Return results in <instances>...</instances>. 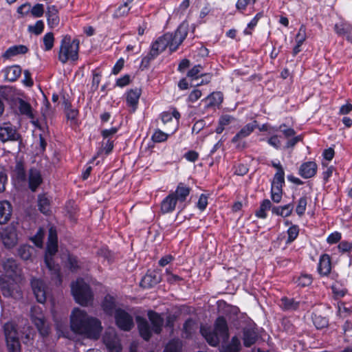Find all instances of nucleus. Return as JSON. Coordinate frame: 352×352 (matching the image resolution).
I'll return each mask as SVG.
<instances>
[{
  "instance_id": "nucleus-1",
  "label": "nucleus",
  "mask_w": 352,
  "mask_h": 352,
  "mask_svg": "<svg viewBox=\"0 0 352 352\" xmlns=\"http://www.w3.org/2000/svg\"><path fill=\"white\" fill-rule=\"evenodd\" d=\"M70 328L76 334L98 340L102 330L101 322L79 308H74L70 316Z\"/></svg>"
},
{
  "instance_id": "nucleus-2",
  "label": "nucleus",
  "mask_w": 352,
  "mask_h": 352,
  "mask_svg": "<svg viewBox=\"0 0 352 352\" xmlns=\"http://www.w3.org/2000/svg\"><path fill=\"white\" fill-rule=\"evenodd\" d=\"M188 33V25L180 24L173 32H166L157 37L150 45L149 50L158 56L168 48L170 54L176 52Z\"/></svg>"
},
{
  "instance_id": "nucleus-3",
  "label": "nucleus",
  "mask_w": 352,
  "mask_h": 352,
  "mask_svg": "<svg viewBox=\"0 0 352 352\" xmlns=\"http://www.w3.org/2000/svg\"><path fill=\"white\" fill-rule=\"evenodd\" d=\"M188 33V25L180 24L173 32H166L157 37L150 45L149 50L158 56L168 48L170 54L176 52Z\"/></svg>"
},
{
  "instance_id": "nucleus-4",
  "label": "nucleus",
  "mask_w": 352,
  "mask_h": 352,
  "mask_svg": "<svg viewBox=\"0 0 352 352\" xmlns=\"http://www.w3.org/2000/svg\"><path fill=\"white\" fill-rule=\"evenodd\" d=\"M148 321L142 316L136 317V323L140 336L146 342H148L153 333L160 335L162 332L164 324V319L162 314L154 311L148 310L147 311Z\"/></svg>"
},
{
  "instance_id": "nucleus-5",
  "label": "nucleus",
  "mask_w": 352,
  "mask_h": 352,
  "mask_svg": "<svg viewBox=\"0 0 352 352\" xmlns=\"http://www.w3.org/2000/svg\"><path fill=\"white\" fill-rule=\"evenodd\" d=\"M200 333L207 343L213 347L219 346L220 339L226 342L230 336L228 322L224 316H218L214 322L213 329L210 327L201 326Z\"/></svg>"
},
{
  "instance_id": "nucleus-6",
  "label": "nucleus",
  "mask_w": 352,
  "mask_h": 352,
  "mask_svg": "<svg viewBox=\"0 0 352 352\" xmlns=\"http://www.w3.org/2000/svg\"><path fill=\"white\" fill-rule=\"evenodd\" d=\"M80 41L73 39L69 34L62 36L58 52V59L62 64L76 62L79 58Z\"/></svg>"
},
{
  "instance_id": "nucleus-7",
  "label": "nucleus",
  "mask_w": 352,
  "mask_h": 352,
  "mask_svg": "<svg viewBox=\"0 0 352 352\" xmlns=\"http://www.w3.org/2000/svg\"><path fill=\"white\" fill-rule=\"evenodd\" d=\"M71 292L75 301L81 306L86 307L94 300V294L90 286L83 280L72 283Z\"/></svg>"
},
{
  "instance_id": "nucleus-8",
  "label": "nucleus",
  "mask_w": 352,
  "mask_h": 352,
  "mask_svg": "<svg viewBox=\"0 0 352 352\" xmlns=\"http://www.w3.org/2000/svg\"><path fill=\"white\" fill-rule=\"evenodd\" d=\"M330 310V307H324L322 309L316 308L312 311L311 319L316 329L322 330L329 327Z\"/></svg>"
},
{
  "instance_id": "nucleus-9",
  "label": "nucleus",
  "mask_w": 352,
  "mask_h": 352,
  "mask_svg": "<svg viewBox=\"0 0 352 352\" xmlns=\"http://www.w3.org/2000/svg\"><path fill=\"white\" fill-rule=\"evenodd\" d=\"M31 287L38 302L43 304L50 295L49 288L44 280L33 278L31 280Z\"/></svg>"
},
{
  "instance_id": "nucleus-10",
  "label": "nucleus",
  "mask_w": 352,
  "mask_h": 352,
  "mask_svg": "<svg viewBox=\"0 0 352 352\" xmlns=\"http://www.w3.org/2000/svg\"><path fill=\"white\" fill-rule=\"evenodd\" d=\"M21 140V135L10 122L0 124V141L3 143Z\"/></svg>"
},
{
  "instance_id": "nucleus-11",
  "label": "nucleus",
  "mask_w": 352,
  "mask_h": 352,
  "mask_svg": "<svg viewBox=\"0 0 352 352\" xmlns=\"http://www.w3.org/2000/svg\"><path fill=\"white\" fill-rule=\"evenodd\" d=\"M114 315L116 326L122 331H129L134 326L132 316L124 309L118 308Z\"/></svg>"
},
{
  "instance_id": "nucleus-12",
  "label": "nucleus",
  "mask_w": 352,
  "mask_h": 352,
  "mask_svg": "<svg viewBox=\"0 0 352 352\" xmlns=\"http://www.w3.org/2000/svg\"><path fill=\"white\" fill-rule=\"evenodd\" d=\"M303 302L300 297L282 296L278 302V307L285 312H295L300 310Z\"/></svg>"
},
{
  "instance_id": "nucleus-13",
  "label": "nucleus",
  "mask_w": 352,
  "mask_h": 352,
  "mask_svg": "<svg viewBox=\"0 0 352 352\" xmlns=\"http://www.w3.org/2000/svg\"><path fill=\"white\" fill-rule=\"evenodd\" d=\"M0 292L6 298L14 297L19 292L15 280L9 276H0Z\"/></svg>"
},
{
  "instance_id": "nucleus-14",
  "label": "nucleus",
  "mask_w": 352,
  "mask_h": 352,
  "mask_svg": "<svg viewBox=\"0 0 352 352\" xmlns=\"http://www.w3.org/2000/svg\"><path fill=\"white\" fill-rule=\"evenodd\" d=\"M252 133V126L244 125L232 138L231 142L236 150L243 151L248 147V144L244 139L249 137Z\"/></svg>"
},
{
  "instance_id": "nucleus-15",
  "label": "nucleus",
  "mask_w": 352,
  "mask_h": 352,
  "mask_svg": "<svg viewBox=\"0 0 352 352\" xmlns=\"http://www.w3.org/2000/svg\"><path fill=\"white\" fill-rule=\"evenodd\" d=\"M161 280L162 274L160 270H148L142 277L140 285L144 289H151L160 283Z\"/></svg>"
},
{
  "instance_id": "nucleus-16",
  "label": "nucleus",
  "mask_w": 352,
  "mask_h": 352,
  "mask_svg": "<svg viewBox=\"0 0 352 352\" xmlns=\"http://www.w3.org/2000/svg\"><path fill=\"white\" fill-rule=\"evenodd\" d=\"M256 324H250L242 329V340L244 346L249 348L258 340V334Z\"/></svg>"
},
{
  "instance_id": "nucleus-17",
  "label": "nucleus",
  "mask_w": 352,
  "mask_h": 352,
  "mask_svg": "<svg viewBox=\"0 0 352 352\" xmlns=\"http://www.w3.org/2000/svg\"><path fill=\"white\" fill-rule=\"evenodd\" d=\"M32 323L35 325L39 334L43 338H46L50 333V324L45 319L42 312L31 316Z\"/></svg>"
},
{
  "instance_id": "nucleus-18",
  "label": "nucleus",
  "mask_w": 352,
  "mask_h": 352,
  "mask_svg": "<svg viewBox=\"0 0 352 352\" xmlns=\"http://www.w3.org/2000/svg\"><path fill=\"white\" fill-rule=\"evenodd\" d=\"M126 106L129 108V112L133 113L138 107L139 100L142 95V90L140 88L130 89L125 93Z\"/></svg>"
},
{
  "instance_id": "nucleus-19",
  "label": "nucleus",
  "mask_w": 352,
  "mask_h": 352,
  "mask_svg": "<svg viewBox=\"0 0 352 352\" xmlns=\"http://www.w3.org/2000/svg\"><path fill=\"white\" fill-rule=\"evenodd\" d=\"M332 270V262L331 256L326 253L320 256L317 265V272L321 277H327Z\"/></svg>"
},
{
  "instance_id": "nucleus-20",
  "label": "nucleus",
  "mask_w": 352,
  "mask_h": 352,
  "mask_svg": "<svg viewBox=\"0 0 352 352\" xmlns=\"http://www.w3.org/2000/svg\"><path fill=\"white\" fill-rule=\"evenodd\" d=\"M1 238L6 248H13L18 240L16 229L12 226H7L1 232Z\"/></svg>"
},
{
  "instance_id": "nucleus-21",
  "label": "nucleus",
  "mask_w": 352,
  "mask_h": 352,
  "mask_svg": "<svg viewBox=\"0 0 352 352\" xmlns=\"http://www.w3.org/2000/svg\"><path fill=\"white\" fill-rule=\"evenodd\" d=\"M28 182L30 190L33 192H36L43 182L41 171L36 168H30L28 171Z\"/></svg>"
},
{
  "instance_id": "nucleus-22",
  "label": "nucleus",
  "mask_w": 352,
  "mask_h": 352,
  "mask_svg": "<svg viewBox=\"0 0 352 352\" xmlns=\"http://www.w3.org/2000/svg\"><path fill=\"white\" fill-rule=\"evenodd\" d=\"M118 302L116 295L113 296L110 294H106L102 302L101 308L103 312L109 316H112L116 314L117 310Z\"/></svg>"
},
{
  "instance_id": "nucleus-23",
  "label": "nucleus",
  "mask_w": 352,
  "mask_h": 352,
  "mask_svg": "<svg viewBox=\"0 0 352 352\" xmlns=\"http://www.w3.org/2000/svg\"><path fill=\"white\" fill-rule=\"evenodd\" d=\"M318 165L314 161L302 162L298 168V175L303 179H311L316 176Z\"/></svg>"
},
{
  "instance_id": "nucleus-24",
  "label": "nucleus",
  "mask_w": 352,
  "mask_h": 352,
  "mask_svg": "<svg viewBox=\"0 0 352 352\" xmlns=\"http://www.w3.org/2000/svg\"><path fill=\"white\" fill-rule=\"evenodd\" d=\"M173 118L175 119L177 124L172 133L175 132L179 128V120L181 118L180 113L176 107H170L169 111H165L160 113V118L164 124L171 122Z\"/></svg>"
},
{
  "instance_id": "nucleus-25",
  "label": "nucleus",
  "mask_w": 352,
  "mask_h": 352,
  "mask_svg": "<svg viewBox=\"0 0 352 352\" xmlns=\"http://www.w3.org/2000/svg\"><path fill=\"white\" fill-rule=\"evenodd\" d=\"M192 188L184 182H179L174 192H171L179 203L185 202L190 195Z\"/></svg>"
},
{
  "instance_id": "nucleus-26",
  "label": "nucleus",
  "mask_w": 352,
  "mask_h": 352,
  "mask_svg": "<svg viewBox=\"0 0 352 352\" xmlns=\"http://www.w3.org/2000/svg\"><path fill=\"white\" fill-rule=\"evenodd\" d=\"M223 100V95L221 91H214L209 94L202 101L206 102L207 108L219 107Z\"/></svg>"
},
{
  "instance_id": "nucleus-27",
  "label": "nucleus",
  "mask_w": 352,
  "mask_h": 352,
  "mask_svg": "<svg viewBox=\"0 0 352 352\" xmlns=\"http://www.w3.org/2000/svg\"><path fill=\"white\" fill-rule=\"evenodd\" d=\"M133 1L134 0H122V3L120 4L114 10L112 18L113 19H118L127 16L132 8L131 3H132Z\"/></svg>"
},
{
  "instance_id": "nucleus-28",
  "label": "nucleus",
  "mask_w": 352,
  "mask_h": 352,
  "mask_svg": "<svg viewBox=\"0 0 352 352\" xmlns=\"http://www.w3.org/2000/svg\"><path fill=\"white\" fill-rule=\"evenodd\" d=\"M13 104L18 107L21 115L26 116L30 118H34L32 106L28 102L21 98H16L13 101Z\"/></svg>"
},
{
  "instance_id": "nucleus-29",
  "label": "nucleus",
  "mask_w": 352,
  "mask_h": 352,
  "mask_svg": "<svg viewBox=\"0 0 352 352\" xmlns=\"http://www.w3.org/2000/svg\"><path fill=\"white\" fill-rule=\"evenodd\" d=\"M17 327V324L12 321H8L4 324L3 332L6 338V342L11 340L19 339V333Z\"/></svg>"
},
{
  "instance_id": "nucleus-30",
  "label": "nucleus",
  "mask_w": 352,
  "mask_h": 352,
  "mask_svg": "<svg viewBox=\"0 0 352 352\" xmlns=\"http://www.w3.org/2000/svg\"><path fill=\"white\" fill-rule=\"evenodd\" d=\"M334 254L346 255L352 257V241L342 240L332 249Z\"/></svg>"
},
{
  "instance_id": "nucleus-31",
  "label": "nucleus",
  "mask_w": 352,
  "mask_h": 352,
  "mask_svg": "<svg viewBox=\"0 0 352 352\" xmlns=\"http://www.w3.org/2000/svg\"><path fill=\"white\" fill-rule=\"evenodd\" d=\"M179 202L174 197L173 194L170 192L161 203V211L162 213H170L176 208L177 203Z\"/></svg>"
},
{
  "instance_id": "nucleus-32",
  "label": "nucleus",
  "mask_w": 352,
  "mask_h": 352,
  "mask_svg": "<svg viewBox=\"0 0 352 352\" xmlns=\"http://www.w3.org/2000/svg\"><path fill=\"white\" fill-rule=\"evenodd\" d=\"M12 178L18 184H23L27 181V174L24 163L22 161H19L16 163L14 169L13 170Z\"/></svg>"
},
{
  "instance_id": "nucleus-33",
  "label": "nucleus",
  "mask_w": 352,
  "mask_h": 352,
  "mask_svg": "<svg viewBox=\"0 0 352 352\" xmlns=\"http://www.w3.org/2000/svg\"><path fill=\"white\" fill-rule=\"evenodd\" d=\"M45 15L47 17V25L50 28H55L59 24L60 18L58 16V10L55 5L47 7Z\"/></svg>"
},
{
  "instance_id": "nucleus-34",
  "label": "nucleus",
  "mask_w": 352,
  "mask_h": 352,
  "mask_svg": "<svg viewBox=\"0 0 352 352\" xmlns=\"http://www.w3.org/2000/svg\"><path fill=\"white\" fill-rule=\"evenodd\" d=\"M334 30L339 36L345 37L349 42L352 43V25L345 23H337Z\"/></svg>"
},
{
  "instance_id": "nucleus-35",
  "label": "nucleus",
  "mask_w": 352,
  "mask_h": 352,
  "mask_svg": "<svg viewBox=\"0 0 352 352\" xmlns=\"http://www.w3.org/2000/svg\"><path fill=\"white\" fill-rule=\"evenodd\" d=\"M29 51L28 47L24 45H15L8 47L2 54V57L5 59H10L13 56L25 54Z\"/></svg>"
},
{
  "instance_id": "nucleus-36",
  "label": "nucleus",
  "mask_w": 352,
  "mask_h": 352,
  "mask_svg": "<svg viewBox=\"0 0 352 352\" xmlns=\"http://www.w3.org/2000/svg\"><path fill=\"white\" fill-rule=\"evenodd\" d=\"M12 212V207L9 201H0V224H5L10 220Z\"/></svg>"
},
{
  "instance_id": "nucleus-37",
  "label": "nucleus",
  "mask_w": 352,
  "mask_h": 352,
  "mask_svg": "<svg viewBox=\"0 0 352 352\" xmlns=\"http://www.w3.org/2000/svg\"><path fill=\"white\" fill-rule=\"evenodd\" d=\"M294 208L293 201L283 206H276L272 208V214L287 218L292 214Z\"/></svg>"
},
{
  "instance_id": "nucleus-38",
  "label": "nucleus",
  "mask_w": 352,
  "mask_h": 352,
  "mask_svg": "<svg viewBox=\"0 0 352 352\" xmlns=\"http://www.w3.org/2000/svg\"><path fill=\"white\" fill-rule=\"evenodd\" d=\"M241 350V341L236 336L232 337L228 344H222L219 349L220 352H240Z\"/></svg>"
},
{
  "instance_id": "nucleus-39",
  "label": "nucleus",
  "mask_w": 352,
  "mask_h": 352,
  "mask_svg": "<svg viewBox=\"0 0 352 352\" xmlns=\"http://www.w3.org/2000/svg\"><path fill=\"white\" fill-rule=\"evenodd\" d=\"M272 205L270 200L268 199H263L261 203L258 210L255 211V216L261 219H265L267 217V212L270 210L272 212Z\"/></svg>"
},
{
  "instance_id": "nucleus-40",
  "label": "nucleus",
  "mask_w": 352,
  "mask_h": 352,
  "mask_svg": "<svg viewBox=\"0 0 352 352\" xmlns=\"http://www.w3.org/2000/svg\"><path fill=\"white\" fill-rule=\"evenodd\" d=\"M21 72V67L18 65L8 67L5 69V78L9 82H14L20 77Z\"/></svg>"
},
{
  "instance_id": "nucleus-41",
  "label": "nucleus",
  "mask_w": 352,
  "mask_h": 352,
  "mask_svg": "<svg viewBox=\"0 0 352 352\" xmlns=\"http://www.w3.org/2000/svg\"><path fill=\"white\" fill-rule=\"evenodd\" d=\"M50 199L45 194L39 195L38 196V207L39 211L43 214L48 215L51 212Z\"/></svg>"
},
{
  "instance_id": "nucleus-42",
  "label": "nucleus",
  "mask_w": 352,
  "mask_h": 352,
  "mask_svg": "<svg viewBox=\"0 0 352 352\" xmlns=\"http://www.w3.org/2000/svg\"><path fill=\"white\" fill-rule=\"evenodd\" d=\"M197 324L192 318L186 319L183 324L182 331L186 338H190L197 329Z\"/></svg>"
},
{
  "instance_id": "nucleus-43",
  "label": "nucleus",
  "mask_w": 352,
  "mask_h": 352,
  "mask_svg": "<svg viewBox=\"0 0 352 352\" xmlns=\"http://www.w3.org/2000/svg\"><path fill=\"white\" fill-rule=\"evenodd\" d=\"M270 133L272 132L281 131L285 138H289L296 135V131L292 127H287L286 124L283 123L278 126L270 124Z\"/></svg>"
},
{
  "instance_id": "nucleus-44",
  "label": "nucleus",
  "mask_w": 352,
  "mask_h": 352,
  "mask_svg": "<svg viewBox=\"0 0 352 352\" xmlns=\"http://www.w3.org/2000/svg\"><path fill=\"white\" fill-rule=\"evenodd\" d=\"M34 251V249L31 245L28 244H23L21 245L18 248L17 253L21 259L24 261H28L31 259Z\"/></svg>"
},
{
  "instance_id": "nucleus-45",
  "label": "nucleus",
  "mask_w": 352,
  "mask_h": 352,
  "mask_svg": "<svg viewBox=\"0 0 352 352\" xmlns=\"http://www.w3.org/2000/svg\"><path fill=\"white\" fill-rule=\"evenodd\" d=\"M103 340L105 346L110 352H121L122 346L115 339L105 335L103 338Z\"/></svg>"
},
{
  "instance_id": "nucleus-46",
  "label": "nucleus",
  "mask_w": 352,
  "mask_h": 352,
  "mask_svg": "<svg viewBox=\"0 0 352 352\" xmlns=\"http://www.w3.org/2000/svg\"><path fill=\"white\" fill-rule=\"evenodd\" d=\"M308 202V197L306 195L300 197L297 202L295 208V212L299 217H302L307 210V206Z\"/></svg>"
},
{
  "instance_id": "nucleus-47",
  "label": "nucleus",
  "mask_w": 352,
  "mask_h": 352,
  "mask_svg": "<svg viewBox=\"0 0 352 352\" xmlns=\"http://www.w3.org/2000/svg\"><path fill=\"white\" fill-rule=\"evenodd\" d=\"M48 270L50 272L52 281H53L56 286H60L63 283V276L59 265Z\"/></svg>"
},
{
  "instance_id": "nucleus-48",
  "label": "nucleus",
  "mask_w": 352,
  "mask_h": 352,
  "mask_svg": "<svg viewBox=\"0 0 352 352\" xmlns=\"http://www.w3.org/2000/svg\"><path fill=\"white\" fill-rule=\"evenodd\" d=\"M285 184V172L276 173L271 184V188H272V190H283Z\"/></svg>"
},
{
  "instance_id": "nucleus-49",
  "label": "nucleus",
  "mask_w": 352,
  "mask_h": 352,
  "mask_svg": "<svg viewBox=\"0 0 352 352\" xmlns=\"http://www.w3.org/2000/svg\"><path fill=\"white\" fill-rule=\"evenodd\" d=\"M67 267L72 272H77L81 268L78 257L73 254H68Z\"/></svg>"
},
{
  "instance_id": "nucleus-50",
  "label": "nucleus",
  "mask_w": 352,
  "mask_h": 352,
  "mask_svg": "<svg viewBox=\"0 0 352 352\" xmlns=\"http://www.w3.org/2000/svg\"><path fill=\"white\" fill-rule=\"evenodd\" d=\"M300 228L298 225H292L287 230V239L285 241L287 245L291 244L298 236Z\"/></svg>"
},
{
  "instance_id": "nucleus-51",
  "label": "nucleus",
  "mask_w": 352,
  "mask_h": 352,
  "mask_svg": "<svg viewBox=\"0 0 352 352\" xmlns=\"http://www.w3.org/2000/svg\"><path fill=\"white\" fill-rule=\"evenodd\" d=\"M54 34L53 32H47L43 38V50L45 52H48L52 50L54 45Z\"/></svg>"
},
{
  "instance_id": "nucleus-52",
  "label": "nucleus",
  "mask_w": 352,
  "mask_h": 352,
  "mask_svg": "<svg viewBox=\"0 0 352 352\" xmlns=\"http://www.w3.org/2000/svg\"><path fill=\"white\" fill-rule=\"evenodd\" d=\"M344 342L352 344V322L346 320L342 325Z\"/></svg>"
},
{
  "instance_id": "nucleus-53",
  "label": "nucleus",
  "mask_w": 352,
  "mask_h": 352,
  "mask_svg": "<svg viewBox=\"0 0 352 352\" xmlns=\"http://www.w3.org/2000/svg\"><path fill=\"white\" fill-rule=\"evenodd\" d=\"M263 13L262 12H258L253 19L248 23L247 28L244 30L243 34L245 35H251L252 30L257 25L258 21L263 17Z\"/></svg>"
},
{
  "instance_id": "nucleus-54",
  "label": "nucleus",
  "mask_w": 352,
  "mask_h": 352,
  "mask_svg": "<svg viewBox=\"0 0 352 352\" xmlns=\"http://www.w3.org/2000/svg\"><path fill=\"white\" fill-rule=\"evenodd\" d=\"M157 56L151 52L150 50L144 56L142 57L140 67L142 70L147 69L149 68L151 63L157 58Z\"/></svg>"
},
{
  "instance_id": "nucleus-55",
  "label": "nucleus",
  "mask_w": 352,
  "mask_h": 352,
  "mask_svg": "<svg viewBox=\"0 0 352 352\" xmlns=\"http://www.w3.org/2000/svg\"><path fill=\"white\" fill-rule=\"evenodd\" d=\"M67 120L70 121V125H78V117L79 111L77 109H69L65 111Z\"/></svg>"
},
{
  "instance_id": "nucleus-56",
  "label": "nucleus",
  "mask_w": 352,
  "mask_h": 352,
  "mask_svg": "<svg viewBox=\"0 0 352 352\" xmlns=\"http://www.w3.org/2000/svg\"><path fill=\"white\" fill-rule=\"evenodd\" d=\"M313 282V277L311 274H301L296 280V283L300 287L309 286Z\"/></svg>"
},
{
  "instance_id": "nucleus-57",
  "label": "nucleus",
  "mask_w": 352,
  "mask_h": 352,
  "mask_svg": "<svg viewBox=\"0 0 352 352\" xmlns=\"http://www.w3.org/2000/svg\"><path fill=\"white\" fill-rule=\"evenodd\" d=\"M169 137V135L160 129L155 130L151 136V140L155 143H162L166 142Z\"/></svg>"
},
{
  "instance_id": "nucleus-58",
  "label": "nucleus",
  "mask_w": 352,
  "mask_h": 352,
  "mask_svg": "<svg viewBox=\"0 0 352 352\" xmlns=\"http://www.w3.org/2000/svg\"><path fill=\"white\" fill-rule=\"evenodd\" d=\"M163 352H181L179 340H170L166 345Z\"/></svg>"
},
{
  "instance_id": "nucleus-59",
  "label": "nucleus",
  "mask_w": 352,
  "mask_h": 352,
  "mask_svg": "<svg viewBox=\"0 0 352 352\" xmlns=\"http://www.w3.org/2000/svg\"><path fill=\"white\" fill-rule=\"evenodd\" d=\"M322 166L323 168L327 167V169L322 173L324 184H327L329 182V179L332 177L333 173L336 168L332 165L328 166V164L324 162H322Z\"/></svg>"
},
{
  "instance_id": "nucleus-60",
  "label": "nucleus",
  "mask_w": 352,
  "mask_h": 352,
  "mask_svg": "<svg viewBox=\"0 0 352 352\" xmlns=\"http://www.w3.org/2000/svg\"><path fill=\"white\" fill-rule=\"evenodd\" d=\"M256 2V0H237L235 7L240 13H243L248 6H254Z\"/></svg>"
},
{
  "instance_id": "nucleus-61",
  "label": "nucleus",
  "mask_w": 352,
  "mask_h": 352,
  "mask_svg": "<svg viewBox=\"0 0 352 352\" xmlns=\"http://www.w3.org/2000/svg\"><path fill=\"white\" fill-rule=\"evenodd\" d=\"M8 352H21V345L19 339L6 341Z\"/></svg>"
},
{
  "instance_id": "nucleus-62",
  "label": "nucleus",
  "mask_w": 352,
  "mask_h": 352,
  "mask_svg": "<svg viewBox=\"0 0 352 352\" xmlns=\"http://www.w3.org/2000/svg\"><path fill=\"white\" fill-rule=\"evenodd\" d=\"M202 67L201 65H196L193 67H192L187 72L186 76L190 78L192 80H197L201 76V70Z\"/></svg>"
},
{
  "instance_id": "nucleus-63",
  "label": "nucleus",
  "mask_w": 352,
  "mask_h": 352,
  "mask_svg": "<svg viewBox=\"0 0 352 352\" xmlns=\"http://www.w3.org/2000/svg\"><path fill=\"white\" fill-rule=\"evenodd\" d=\"M44 28V22L42 20H38L34 25L28 26V31L34 34L35 35H39L43 32Z\"/></svg>"
},
{
  "instance_id": "nucleus-64",
  "label": "nucleus",
  "mask_w": 352,
  "mask_h": 352,
  "mask_svg": "<svg viewBox=\"0 0 352 352\" xmlns=\"http://www.w3.org/2000/svg\"><path fill=\"white\" fill-rule=\"evenodd\" d=\"M331 291L335 299L343 298L347 293L348 290L346 288H342L337 285L331 286Z\"/></svg>"
}]
</instances>
